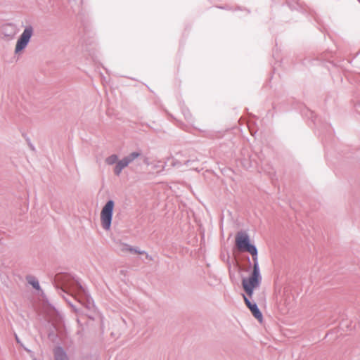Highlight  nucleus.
I'll return each mask as SVG.
<instances>
[{
  "mask_svg": "<svg viewBox=\"0 0 360 360\" xmlns=\"http://www.w3.org/2000/svg\"><path fill=\"white\" fill-rule=\"evenodd\" d=\"M55 360H68L65 352L60 347L54 350Z\"/></svg>",
  "mask_w": 360,
  "mask_h": 360,
  "instance_id": "6",
  "label": "nucleus"
},
{
  "mask_svg": "<svg viewBox=\"0 0 360 360\" xmlns=\"http://www.w3.org/2000/svg\"><path fill=\"white\" fill-rule=\"evenodd\" d=\"M114 202L109 200L103 207L101 212V222L103 228L109 230L111 226Z\"/></svg>",
  "mask_w": 360,
  "mask_h": 360,
  "instance_id": "2",
  "label": "nucleus"
},
{
  "mask_svg": "<svg viewBox=\"0 0 360 360\" xmlns=\"http://www.w3.org/2000/svg\"><path fill=\"white\" fill-rule=\"evenodd\" d=\"M138 152H133L123 159L118 160L115 168L114 172L116 175H120L122 170L127 167L132 161L140 156Z\"/></svg>",
  "mask_w": 360,
  "mask_h": 360,
  "instance_id": "4",
  "label": "nucleus"
},
{
  "mask_svg": "<svg viewBox=\"0 0 360 360\" xmlns=\"http://www.w3.org/2000/svg\"><path fill=\"white\" fill-rule=\"evenodd\" d=\"M105 161L106 164H108L109 165H112L115 163L117 164V162H118V157L116 155H112L108 157Z\"/></svg>",
  "mask_w": 360,
  "mask_h": 360,
  "instance_id": "7",
  "label": "nucleus"
},
{
  "mask_svg": "<svg viewBox=\"0 0 360 360\" xmlns=\"http://www.w3.org/2000/svg\"><path fill=\"white\" fill-rule=\"evenodd\" d=\"M236 246L240 252H247L252 255L253 266L250 274L243 278L242 287L249 297H252L254 290L259 288L262 282V275L258 262L257 250L250 243L248 235L243 231H239L236 235Z\"/></svg>",
  "mask_w": 360,
  "mask_h": 360,
  "instance_id": "1",
  "label": "nucleus"
},
{
  "mask_svg": "<svg viewBox=\"0 0 360 360\" xmlns=\"http://www.w3.org/2000/svg\"><path fill=\"white\" fill-rule=\"evenodd\" d=\"M243 297L246 306L250 310L254 317L259 322H262L263 320L262 314L258 309L257 304L255 303H252L245 295H243Z\"/></svg>",
  "mask_w": 360,
  "mask_h": 360,
  "instance_id": "5",
  "label": "nucleus"
},
{
  "mask_svg": "<svg viewBox=\"0 0 360 360\" xmlns=\"http://www.w3.org/2000/svg\"><path fill=\"white\" fill-rule=\"evenodd\" d=\"M28 282L30 284H31L35 289L39 290V282L34 278H29Z\"/></svg>",
  "mask_w": 360,
  "mask_h": 360,
  "instance_id": "8",
  "label": "nucleus"
},
{
  "mask_svg": "<svg viewBox=\"0 0 360 360\" xmlns=\"http://www.w3.org/2000/svg\"><path fill=\"white\" fill-rule=\"evenodd\" d=\"M32 28L31 27H28L25 28L20 35V38L17 41L15 52L18 53L23 50L27 45L32 35Z\"/></svg>",
  "mask_w": 360,
  "mask_h": 360,
  "instance_id": "3",
  "label": "nucleus"
}]
</instances>
